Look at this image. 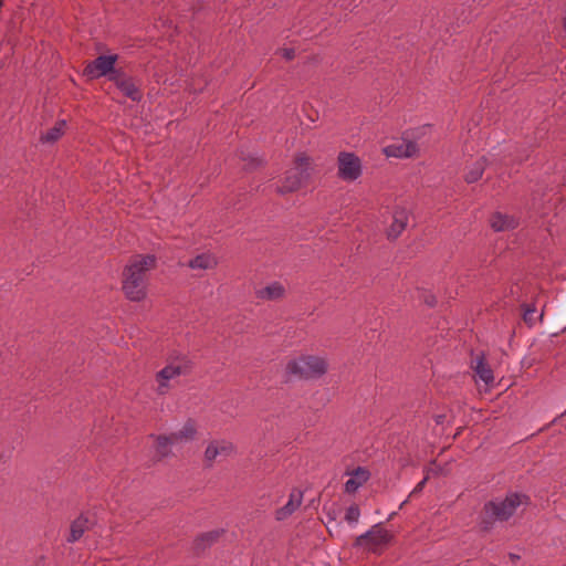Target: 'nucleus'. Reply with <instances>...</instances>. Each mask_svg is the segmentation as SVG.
Returning <instances> with one entry per match:
<instances>
[{
  "instance_id": "obj_14",
  "label": "nucleus",
  "mask_w": 566,
  "mask_h": 566,
  "mask_svg": "<svg viewBox=\"0 0 566 566\" xmlns=\"http://www.w3.org/2000/svg\"><path fill=\"white\" fill-rule=\"evenodd\" d=\"M369 471L365 468L358 467L352 473L349 479L345 482V491L347 493H355L363 486L369 479Z\"/></svg>"
},
{
  "instance_id": "obj_28",
  "label": "nucleus",
  "mask_w": 566,
  "mask_h": 566,
  "mask_svg": "<svg viewBox=\"0 0 566 566\" xmlns=\"http://www.w3.org/2000/svg\"><path fill=\"white\" fill-rule=\"evenodd\" d=\"M283 55L287 60H292L294 57V50L293 49H285L283 52Z\"/></svg>"
},
{
  "instance_id": "obj_3",
  "label": "nucleus",
  "mask_w": 566,
  "mask_h": 566,
  "mask_svg": "<svg viewBox=\"0 0 566 566\" xmlns=\"http://www.w3.org/2000/svg\"><path fill=\"white\" fill-rule=\"evenodd\" d=\"M328 370L325 357L315 355H301L290 359L284 368L287 379L311 380L323 377Z\"/></svg>"
},
{
  "instance_id": "obj_16",
  "label": "nucleus",
  "mask_w": 566,
  "mask_h": 566,
  "mask_svg": "<svg viewBox=\"0 0 566 566\" xmlns=\"http://www.w3.org/2000/svg\"><path fill=\"white\" fill-rule=\"evenodd\" d=\"M88 528L90 520L84 515H80L72 522L66 541L69 543L77 542Z\"/></svg>"
},
{
  "instance_id": "obj_8",
  "label": "nucleus",
  "mask_w": 566,
  "mask_h": 566,
  "mask_svg": "<svg viewBox=\"0 0 566 566\" xmlns=\"http://www.w3.org/2000/svg\"><path fill=\"white\" fill-rule=\"evenodd\" d=\"M116 61V54L99 55L85 66L84 74L90 78L108 76V80L112 81L113 73L119 72V70L115 69Z\"/></svg>"
},
{
  "instance_id": "obj_27",
  "label": "nucleus",
  "mask_w": 566,
  "mask_h": 566,
  "mask_svg": "<svg viewBox=\"0 0 566 566\" xmlns=\"http://www.w3.org/2000/svg\"><path fill=\"white\" fill-rule=\"evenodd\" d=\"M424 302H426L429 306H434V305H436V303H437V300H436V297H434L433 295H431V294H430V295H427V296L424 297Z\"/></svg>"
},
{
  "instance_id": "obj_2",
  "label": "nucleus",
  "mask_w": 566,
  "mask_h": 566,
  "mask_svg": "<svg viewBox=\"0 0 566 566\" xmlns=\"http://www.w3.org/2000/svg\"><path fill=\"white\" fill-rule=\"evenodd\" d=\"M528 504V496L520 493H509L504 499L489 501L483 506L481 527L490 531L496 522L510 520L522 505Z\"/></svg>"
},
{
  "instance_id": "obj_22",
  "label": "nucleus",
  "mask_w": 566,
  "mask_h": 566,
  "mask_svg": "<svg viewBox=\"0 0 566 566\" xmlns=\"http://www.w3.org/2000/svg\"><path fill=\"white\" fill-rule=\"evenodd\" d=\"M176 441L174 440L172 434L170 437H158L156 440V452L161 458L167 457L168 454H170L171 446Z\"/></svg>"
},
{
  "instance_id": "obj_4",
  "label": "nucleus",
  "mask_w": 566,
  "mask_h": 566,
  "mask_svg": "<svg viewBox=\"0 0 566 566\" xmlns=\"http://www.w3.org/2000/svg\"><path fill=\"white\" fill-rule=\"evenodd\" d=\"M192 369V363L187 356H177L167 361L165 367L155 375L156 388L158 396H166L175 387L179 377L187 376Z\"/></svg>"
},
{
  "instance_id": "obj_11",
  "label": "nucleus",
  "mask_w": 566,
  "mask_h": 566,
  "mask_svg": "<svg viewBox=\"0 0 566 566\" xmlns=\"http://www.w3.org/2000/svg\"><path fill=\"white\" fill-rule=\"evenodd\" d=\"M112 82L120 90V92L130 98L132 101L138 102L142 99V93L138 86L135 84L132 77L119 71L113 73Z\"/></svg>"
},
{
  "instance_id": "obj_10",
  "label": "nucleus",
  "mask_w": 566,
  "mask_h": 566,
  "mask_svg": "<svg viewBox=\"0 0 566 566\" xmlns=\"http://www.w3.org/2000/svg\"><path fill=\"white\" fill-rule=\"evenodd\" d=\"M384 154L387 157L411 158L419 154V147L418 144L413 140L401 139L397 143L386 146L384 148Z\"/></svg>"
},
{
  "instance_id": "obj_23",
  "label": "nucleus",
  "mask_w": 566,
  "mask_h": 566,
  "mask_svg": "<svg viewBox=\"0 0 566 566\" xmlns=\"http://www.w3.org/2000/svg\"><path fill=\"white\" fill-rule=\"evenodd\" d=\"M196 436V428L191 422H187L179 431L172 433L176 442L192 440Z\"/></svg>"
},
{
  "instance_id": "obj_18",
  "label": "nucleus",
  "mask_w": 566,
  "mask_h": 566,
  "mask_svg": "<svg viewBox=\"0 0 566 566\" xmlns=\"http://www.w3.org/2000/svg\"><path fill=\"white\" fill-rule=\"evenodd\" d=\"M218 264L216 256L211 253H201L188 262V266L192 270H211Z\"/></svg>"
},
{
  "instance_id": "obj_12",
  "label": "nucleus",
  "mask_w": 566,
  "mask_h": 566,
  "mask_svg": "<svg viewBox=\"0 0 566 566\" xmlns=\"http://www.w3.org/2000/svg\"><path fill=\"white\" fill-rule=\"evenodd\" d=\"M409 221L407 209L397 207L392 212V221L387 230L389 239H397L406 229Z\"/></svg>"
},
{
  "instance_id": "obj_24",
  "label": "nucleus",
  "mask_w": 566,
  "mask_h": 566,
  "mask_svg": "<svg viewBox=\"0 0 566 566\" xmlns=\"http://www.w3.org/2000/svg\"><path fill=\"white\" fill-rule=\"evenodd\" d=\"M360 517V510L357 504H352L345 513V521L349 524H357Z\"/></svg>"
},
{
  "instance_id": "obj_21",
  "label": "nucleus",
  "mask_w": 566,
  "mask_h": 566,
  "mask_svg": "<svg viewBox=\"0 0 566 566\" xmlns=\"http://www.w3.org/2000/svg\"><path fill=\"white\" fill-rule=\"evenodd\" d=\"M485 166H486L485 158L482 157L479 160H476L472 165V167L468 170V172L465 174V177H464L465 181L468 184H473V182H476L479 179H481V177L483 176Z\"/></svg>"
},
{
  "instance_id": "obj_5",
  "label": "nucleus",
  "mask_w": 566,
  "mask_h": 566,
  "mask_svg": "<svg viewBox=\"0 0 566 566\" xmlns=\"http://www.w3.org/2000/svg\"><path fill=\"white\" fill-rule=\"evenodd\" d=\"M311 176V158L300 153L294 160V167L285 172L282 185L277 187V192L281 195L294 192L298 190Z\"/></svg>"
},
{
  "instance_id": "obj_13",
  "label": "nucleus",
  "mask_w": 566,
  "mask_h": 566,
  "mask_svg": "<svg viewBox=\"0 0 566 566\" xmlns=\"http://www.w3.org/2000/svg\"><path fill=\"white\" fill-rule=\"evenodd\" d=\"M303 493L300 490H293L289 495L287 503L277 509L275 512V518L277 521H284L291 516L302 504Z\"/></svg>"
},
{
  "instance_id": "obj_15",
  "label": "nucleus",
  "mask_w": 566,
  "mask_h": 566,
  "mask_svg": "<svg viewBox=\"0 0 566 566\" xmlns=\"http://www.w3.org/2000/svg\"><path fill=\"white\" fill-rule=\"evenodd\" d=\"M285 289L280 282H272L269 285L255 291V296L262 301H275L284 296Z\"/></svg>"
},
{
  "instance_id": "obj_17",
  "label": "nucleus",
  "mask_w": 566,
  "mask_h": 566,
  "mask_svg": "<svg viewBox=\"0 0 566 566\" xmlns=\"http://www.w3.org/2000/svg\"><path fill=\"white\" fill-rule=\"evenodd\" d=\"M490 223L492 229L497 232L514 229L517 224L513 217L501 212L494 213L491 217Z\"/></svg>"
},
{
  "instance_id": "obj_20",
  "label": "nucleus",
  "mask_w": 566,
  "mask_h": 566,
  "mask_svg": "<svg viewBox=\"0 0 566 566\" xmlns=\"http://www.w3.org/2000/svg\"><path fill=\"white\" fill-rule=\"evenodd\" d=\"M66 122L64 119L57 120L53 127H51L40 138L42 144H54L59 140L65 132Z\"/></svg>"
},
{
  "instance_id": "obj_1",
  "label": "nucleus",
  "mask_w": 566,
  "mask_h": 566,
  "mask_svg": "<svg viewBox=\"0 0 566 566\" xmlns=\"http://www.w3.org/2000/svg\"><path fill=\"white\" fill-rule=\"evenodd\" d=\"M156 266L153 254L132 258L123 272V292L132 302H142L147 296V272Z\"/></svg>"
},
{
  "instance_id": "obj_7",
  "label": "nucleus",
  "mask_w": 566,
  "mask_h": 566,
  "mask_svg": "<svg viewBox=\"0 0 566 566\" xmlns=\"http://www.w3.org/2000/svg\"><path fill=\"white\" fill-rule=\"evenodd\" d=\"M363 175V163L360 158L352 151H340L337 156V176L339 179L353 182Z\"/></svg>"
},
{
  "instance_id": "obj_25",
  "label": "nucleus",
  "mask_w": 566,
  "mask_h": 566,
  "mask_svg": "<svg viewBox=\"0 0 566 566\" xmlns=\"http://www.w3.org/2000/svg\"><path fill=\"white\" fill-rule=\"evenodd\" d=\"M535 311H536L535 307L526 306L524 308V314H523L524 321L527 323H533V315H534Z\"/></svg>"
},
{
  "instance_id": "obj_19",
  "label": "nucleus",
  "mask_w": 566,
  "mask_h": 566,
  "mask_svg": "<svg viewBox=\"0 0 566 566\" xmlns=\"http://www.w3.org/2000/svg\"><path fill=\"white\" fill-rule=\"evenodd\" d=\"M478 379L483 381L485 386H491L494 381L493 371L490 366L485 363L483 356H479L475 359V365L473 367Z\"/></svg>"
},
{
  "instance_id": "obj_30",
  "label": "nucleus",
  "mask_w": 566,
  "mask_h": 566,
  "mask_svg": "<svg viewBox=\"0 0 566 566\" xmlns=\"http://www.w3.org/2000/svg\"><path fill=\"white\" fill-rule=\"evenodd\" d=\"M564 29L566 31V17H565V21H564Z\"/></svg>"
},
{
  "instance_id": "obj_6",
  "label": "nucleus",
  "mask_w": 566,
  "mask_h": 566,
  "mask_svg": "<svg viewBox=\"0 0 566 566\" xmlns=\"http://www.w3.org/2000/svg\"><path fill=\"white\" fill-rule=\"evenodd\" d=\"M392 534L381 524H375L366 533L356 537L354 546L373 554H381L390 544Z\"/></svg>"
},
{
  "instance_id": "obj_26",
  "label": "nucleus",
  "mask_w": 566,
  "mask_h": 566,
  "mask_svg": "<svg viewBox=\"0 0 566 566\" xmlns=\"http://www.w3.org/2000/svg\"><path fill=\"white\" fill-rule=\"evenodd\" d=\"M428 481V476H424L416 486L415 489L412 490V492L410 493V496L418 493V492H421L424 484L427 483Z\"/></svg>"
},
{
  "instance_id": "obj_9",
  "label": "nucleus",
  "mask_w": 566,
  "mask_h": 566,
  "mask_svg": "<svg viewBox=\"0 0 566 566\" xmlns=\"http://www.w3.org/2000/svg\"><path fill=\"white\" fill-rule=\"evenodd\" d=\"M235 452V447L231 441L221 439L212 440L205 450V462L207 467H212L217 460H223Z\"/></svg>"
},
{
  "instance_id": "obj_29",
  "label": "nucleus",
  "mask_w": 566,
  "mask_h": 566,
  "mask_svg": "<svg viewBox=\"0 0 566 566\" xmlns=\"http://www.w3.org/2000/svg\"><path fill=\"white\" fill-rule=\"evenodd\" d=\"M510 557H511L512 559H518V558H520V557H518L517 555H515V554H510Z\"/></svg>"
}]
</instances>
